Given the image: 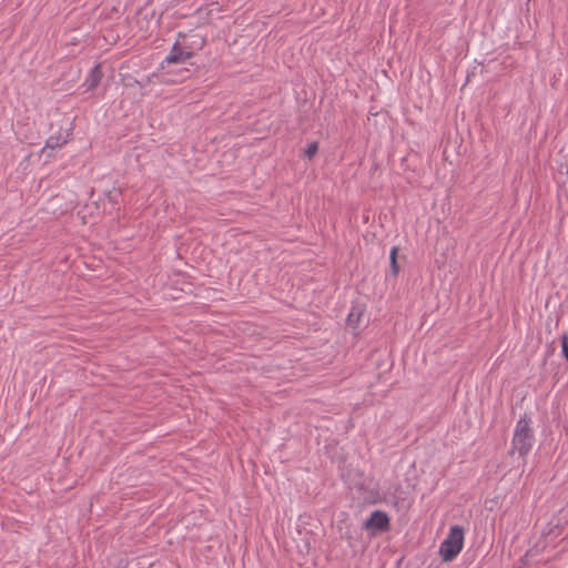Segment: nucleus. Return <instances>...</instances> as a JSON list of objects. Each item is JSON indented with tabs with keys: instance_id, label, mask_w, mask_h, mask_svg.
I'll list each match as a JSON object with an SVG mask.
<instances>
[{
	"instance_id": "nucleus-1",
	"label": "nucleus",
	"mask_w": 568,
	"mask_h": 568,
	"mask_svg": "<svg viewBox=\"0 0 568 568\" xmlns=\"http://www.w3.org/2000/svg\"><path fill=\"white\" fill-rule=\"evenodd\" d=\"M530 425L531 420L524 415L518 419L515 426L511 452H517L521 457H526L529 454L535 443Z\"/></svg>"
},
{
	"instance_id": "nucleus-2",
	"label": "nucleus",
	"mask_w": 568,
	"mask_h": 568,
	"mask_svg": "<svg viewBox=\"0 0 568 568\" xmlns=\"http://www.w3.org/2000/svg\"><path fill=\"white\" fill-rule=\"evenodd\" d=\"M465 531L463 527L455 525L450 527L446 538L439 546V556L443 561H453L462 551L464 546Z\"/></svg>"
},
{
	"instance_id": "nucleus-3",
	"label": "nucleus",
	"mask_w": 568,
	"mask_h": 568,
	"mask_svg": "<svg viewBox=\"0 0 568 568\" xmlns=\"http://www.w3.org/2000/svg\"><path fill=\"white\" fill-rule=\"evenodd\" d=\"M364 527L367 530L385 531L389 528V517L385 511L375 510L371 517L365 521Z\"/></svg>"
},
{
	"instance_id": "nucleus-4",
	"label": "nucleus",
	"mask_w": 568,
	"mask_h": 568,
	"mask_svg": "<svg viewBox=\"0 0 568 568\" xmlns=\"http://www.w3.org/2000/svg\"><path fill=\"white\" fill-rule=\"evenodd\" d=\"M192 53L190 51H185L181 48V45L175 42L166 55L165 61L168 63H183L191 58Z\"/></svg>"
},
{
	"instance_id": "nucleus-5",
	"label": "nucleus",
	"mask_w": 568,
	"mask_h": 568,
	"mask_svg": "<svg viewBox=\"0 0 568 568\" xmlns=\"http://www.w3.org/2000/svg\"><path fill=\"white\" fill-rule=\"evenodd\" d=\"M67 142H68V138H67V135H64L62 133L50 135L47 139L45 144L42 148L41 152L45 153L48 150L59 149V148L63 146Z\"/></svg>"
},
{
	"instance_id": "nucleus-6",
	"label": "nucleus",
	"mask_w": 568,
	"mask_h": 568,
	"mask_svg": "<svg viewBox=\"0 0 568 568\" xmlns=\"http://www.w3.org/2000/svg\"><path fill=\"white\" fill-rule=\"evenodd\" d=\"M101 79H102V71L100 69V65H94L91 69L90 74L85 81L88 83V88L94 89L100 83Z\"/></svg>"
},
{
	"instance_id": "nucleus-7",
	"label": "nucleus",
	"mask_w": 568,
	"mask_h": 568,
	"mask_svg": "<svg viewBox=\"0 0 568 568\" xmlns=\"http://www.w3.org/2000/svg\"><path fill=\"white\" fill-rule=\"evenodd\" d=\"M398 248L393 246L389 252L390 272L393 276H396L399 272V265L397 263Z\"/></svg>"
},
{
	"instance_id": "nucleus-8",
	"label": "nucleus",
	"mask_w": 568,
	"mask_h": 568,
	"mask_svg": "<svg viewBox=\"0 0 568 568\" xmlns=\"http://www.w3.org/2000/svg\"><path fill=\"white\" fill-rule=\"evenodd\" d=\"M561 353L565 357V359L568 362V329L562 333L561 337Z\"/></svg>"
},
{
	"instance_id": "nucleus-9",
	"label": "nucleus",
	"mask_w": 568,
	"mask_h": 568,
	"mask_svg": "<svg viewBox=\"0 0 568 568\" xmlns=\"http://www.w3.org/2000/svg\"><path fill=\"white\" fill-rule=\"evenodd\" d=\"M361 315V312L352 311L347 316V324L353 327L357 326V324L359 323Z\"/></svg>"
},
{
	"instance_id": "nucleus-10",
	"label": "nucleus",
	"mask_w": 568,
	"mask_h": 568,
	"mask_svg": "<svg viewBox=\"0 0 568 568\" xmlns=\"http://www.w3.org/2000/svg\"><path fill=\"white\" fill-rule=\"evenodd\" d=\"M317 150H318L317 143L316 142L311 143L307 146V149L305 150V156L307 159H312L317 153Z\"/></svg>"
}]
</instances>
